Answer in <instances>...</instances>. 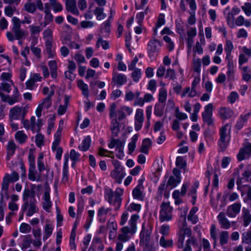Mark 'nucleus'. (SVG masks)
Returning a JSON list of instances; mask_svg holds the SVG:
<instances>
[{
  "instance_id": "c03bdc74",
  "label": "nucleus",
  "mask_w": 251,
  "mask_h": 251,
  "mask_svg": "<svg viewBox=\"0 0 251 251\" xmlns=\"http://www.w3.org/2000/svg\"><path fill=\"white\" fill-rule=\"evenodd\" d=\"M235 24L237 26H241L244 24L247 27H250L251 25V22L248 20H246L242 16H239L236 18Z\"/></svg>"
},
{
  "instance_id": "37998d69",
  "label": "nucleus",
  "mask_w": 251,
  "mask_h": 251,
  "mask_svg": "<svg viewBox=\"0 0 251 251\" xmlns=\"http://www.w3.org/2000/svg\"><path fill=\"white\" fill-rule=\"evenodd\" d=\"M64 165H63V179L67 180V175L68 172V163H69V155L68 154H65L64 156Z\"/></svg>"
},
{
  "instance_id": "774afa93",
  "label": "nucleus",
  "mask_w": 251,
  "mask_h": 251,
  "mask_svg": "<svg viewBox=\"0 0 251 251\" xmlns=\"http://www.w3.org/2000/svg\"><path fill=\"white\" fill-rule=\"evenodd\" d=\"M31 230L30 226L27 224L23 223L20 226V231L23 233L29 232Z\"/></svg>"
},
{
  "instance_id": "ddd939ff",
  "label": "nucleus",
  "mask_w": 251,
  "mask_h": 251,
  "mask_svg": "<svg viewBox=\"0 0 251 251\" xmlns=\"http://www.w3.org/2000/svg\"><path fill=\"white\" fill-rule=\"evenodd\" d=\"M139 218V215L134 214L131 216L128 221V226H126V234L133 235L136 231V223Z\"/></svg>"
},
{
  "instance_id": "864d4df0",
  "label": "nucleus",
  "mask_w": 251,
  "mask_h": 251,
  "mask_svg": "<svg viewBox=\"0 0 251 251\" xmlns=\"http://www.w3.org/2000/svg\"><path fill=\"white\" fill-rule=\"evenodd\" d=\"M242 242L247 244L251 243V230H250L247 232L242 234Z\"/></svg>"
},
{
  "instance_id": "dca6fc26",
  "label": "nucleus",
  "mask_w": 251,
  "mask_h": 251,
  "mask_svg": "<svg viewBox=\"0 0 251 251\" xmlns=\"http://www.w3.org/2000/svg\"><path fill=\"white\" fill-rule=\"evenodd\" d=\"M144 120L143 110L141 109H137L135 115V129L139 130L143 125Z\"/></svg>"
},
{
  "instance_id": "2eb2a0df",
  "label": "nucleus",
  "mask_w": 251,
  "mask_h": 251,
  "mask_svg": "<svg viewBox=\"0 0 251 251\" xmlns=\"http://www.w3.org/2000/svg\"><path fill=\"white\" fill-rule=\"evenodd\" d=\"M105 198L111 204L119 206L121 203L122 199L114 193L111 190H108L105 194Z\"/></svg>"
},
{
  "instance_id": "3c124183",
  "label": "nucleus",
  "mask_w": 251,
  "mask_h": 251,
  "mask_svg": "<svg viewBox=\"0 0 251 251\" xmlns=\"http://www.w3.org/2000/svg\"><path fill=\"white\" fill-rule=\"evenodd\" d=\"M167 96V93L166 90L162 88L159 90V93L158 95V100L159 102L164 103L165 102Z\"/></svg>"
},
{
  "instance_id": "f3484780",
  "label": "nucleus",
  "mask_w": 251,
  "mask_h": 251,
  "mask_svg": "<svg viewBox=\"0 0 251 251\" xmlns=\"http://www.w3.org/2000/svg\"><path fill=\"white\" fill-rule=\"evenodd\" d=\"M51 105V102L50 98L44 99L42 102L39 103L35 110V113L38 118L42 115V112L44 109H48Z\"/></svg>"
},
{
  "instance_id": "20e7f679",
  "label": "nucleus",
  "mask_w": 251,
  "mask_h": 251,
  "mask_svg": "<svg viewBox=\"0 0 251 251\" xmlns=\"http://www.w3.org/2000/svg\"><path fill=\"white\" fill-rule=\"evenodd\" d=\"M19 178V175L16 172H12L10 175L7 174L4 176L1 190V197L2 199L4 197H6V199L8 198L7 191L9 182L17 181Z\"/></svg>"
},
{
  "instance_id": "a211bd4d",
  "label": "nucleus",
  "mask_w": 251,
  "mask_h": 251,
  "mask_svg": "<svg viewBox=\"0 0 251 251\" xmlns=\"http://www.w3.org/2000/svg\"><path fill=\"white\" fill-rule=\"evenodd\" d=\"M241 204L240 203H234V204L228 206L226 210V215L231 218L236 217L239 213Z\"/></svg>"
},
{
  "instance_id": "603ef678",
  "label": "nucleus",
  "mask_w": 251,
  "mask_h": 251,
  "mask_svg": "<svg viewBox=\"0 0 251 251\" xmlns=\"http://www.w3.org/2000/svg\"><path fill=\"white\" fill-rule=\"evenodd\" d=\"M46 40L45 45L49 51V55L50 57H53L55 55V52L51 50L52 39H45Z\"/></svg>"
},
{
  "instance_id": "4d7b16f0",
  "label": "nucleus",
  "mask_w": 251,
  "mask_h": 251,
  "mask_svg": "<svg viewBox=\"0 0 251 251\" xmlns=\"http://www.w3.org/2000/svg\"><path fill=\"white\" fill-rule=\"evenodd\" d=\"M176 166L179 169H185L186 167V162L181 156L177 157L176 162Z\"/></svg>"
},
{
  "instance_id": "f704fd0d",
  "label": "nucleus",
  "mask_w": 251,
  "mask_h": 251,
  "mask_svg": "<svg viewBox=\"0 0 251 251\" xmlns=\"http://www.w3.org/2000/svg\"><path fill=\"white\" fill-rule=\"evenodd\" d=\"M77 85L78 88L82 91V94L86 98H88L89 94L88 85L80 79L77 81Z\"/></svg>"
},
{
  "instance_id": "4be33fe9",
  "label": "nucleus",
  "mask_w": 251,
  "mask_h": 251,
  "mask_svg": "<svg viewBox=\"0 0 251 251\" xmlns=\"http://www.w3.org/2000/svg\"><path fill=\"white\" fill-rule=\"evenodd\" d=\"M52 205V202L50 200V192L46 191L43 196V207L45 210L49 212Z\"/></svg>"
},
{
  "instance_id": "39448f33",
  "label": "nucleus",
  "mask_w": 251,
  "mask_h": 251,
  "mask_svg": "<svg viewBox=\"0 0 251 251\" xmlns=\"http://www.w3.org/2000/svg\"><path fill=\"white\" fill-rule=\"evenodd\" d=\"M220 138L219 140V145L222 151L226 148L230 140V126L226 124L220 129Z\"/></svg>"
},
{
  "instance_id": "1a4fd4ad",
  "label": "nucleus",
  "mask_w": 251,
  "mask_h": 251,
  "mask_svg": "<svg viewBox=\"0 0 251 251\" xmlns=\"http://www.w3.org/2000/svg\"><path fill=\"white\" fill-rule=\"evenodd\" d=\"M110 149L116 147V156L120 159L124 157V143L119 140H113L108 145Z\"/></svg>"
},
{
  "instance_id": "680f3d73",
  "label": "nucleus",
  "mask_w": 251,
  "mask_h": 251,
  "mask_svg": "<svg viewBox=\"0 0 251 251\" xmlns=\"http://www.w3.org/2000/svg\"><path fill=\"white\" fill-rule=\"evenodd\" d=\"M141 75V72L139 69H135L131 74V77L135 82H138Z\"/></svg>"
},
{
  "instance_id": "5fc2aeb1",
  "label": "nucleus",
  "mask_w": 251,
  "mask_h": 251,
  "mask_svg": "<svg viewBox=\"0 0 251 251\" xmlns=\"http://www.w3.org/2000/svg\"><path fill=\"white\" fill-rule=\"evenodd\" d=\"M228 232L226 231H222L220 235V243L221 245L226 244L228 242Z\"/></svg>"
},
{
  "instance_id": "ea45409f",
  "label": "nucleus",
  "mask_w": 251,
  "mask_h": 251,
  "mask_svg": "<svg viewBox=\"0 0 251 251\" xmlns=\"http://www.w3.org/2000/svg\"><path fill=\"white\" fill-rule=\"evenodd\" d=\"M151 141L150 139L146 138L144 139L142 142L140 151L145 154H147L148 152L149 149L151 147Z\"/></svg>"
},
{
  "instance_id": "79ce46f5",
  "label": "nucleus",
  "mask_w": 251,
  "mask_h": 251,
  "mask_svg": "<svg viewBox=\"0 0 251 251\" xmlns=\"http://www.w3.org/2000/svg\"><path fill=\"white\" fill-rule=\"evenodd\" d=\"M138 135L137 134H135L131 138V141L129 143L128 145V154H131L132 152L134 151L135 147H136V143L138 139Z\"/></svg>"
},
{
  "instance_id": "f257e3e1",
  "label": "nucleus",
  "mask_w": 251,
  "mask_h": 251,
  "mask_svg": "<svg viewBox=\"0 0 251 251\" xmlns=\"http://www.w3.org/2000/svg\"><path fill=\"white\" fill-rule=\"evenodd\" d=\"M178 239L177 242V247L179 249H182L184 246L185 236L189 238L186 240L185 247L183 251H192L191 245H194L196 244L197 239L194 236H192V231L187 227L185 218L183 220L181 225L179 226Z\"/></svg>"
},
{
  "instance_id": "cd10ccee",
  "label": "nucleus",
  "mask_w": 251,
  "mask_h": 251,
  "mask_svg": "<svg viewBox=\"0 0 251 251\" xmlns=\"http://www.w3.org/2000/svg\"><path fill=\"white\" fill-rule=\"evenodd\" d=\"M23 210H27V215L28 216H32L37 210V208L35 204L33 203L30 204H28V202H25L24 205L22 206Z\"/></svg>"
},
{
  "instance_id": "f03ea898",
  "label": "nucleus",
  "mask_w": 251,
  "mask_h": 251,
  "mask_svg": "<svg viewBox=\"0 0 251 251\" xmlns=\"http://www.w3.org/2000/svg\"><path fill=\"white\" fill-rule=\"evenodd\" d=\"M152 228L150 225H148L147 227H145L144 224L142 225V229L140 234V245L145 246V248L153 249L151 243Z\"/></svg>"
},
{
  "instance_id": "052dcab7",
  "label": "nucleus",
  "mask_w": 251,
  "mask_h": 251,
  "mask_svg": "<svg viewBox=\"0 0 251 251\" xmlns=\"http://www.w3.org/2000/svg\"><path fill=\"white\" fill-rule=\"evenodd\" d=\"M141 209V205L140 204L132 202L129 204L127 210L129 212L136 211L139 212Z\"/></svg>"
},
{
  "instance_id": "8fccbe9b",
  "label": "nucleus",
  "mask_w": 251,
  "mask_h": 251,
  "mask_svg": "<svg viewBox=\"0 0 251 251\" xmlns=\"http://www.w3.org/2000/svg\"><path fill=\"white\" fill-rule=\"evenodd\" d=\"M70 159L73 161V163L72 164V167H74L75 165V163L76 161L79 160L80 154L76 152L75 150H71L70 151Z\"/></svg>"
},
{
  "instance_id": "7ed1b4c3",
  "label": "nucleus",
  "mask_w": 251,
  "mask_h": 251,
  "mask_svg": "<svg viewBox=\"0 0 251 251\" xmlns=\"http://www.w3.org/2000/svg\"><path fill=\"white\" fill-rule=\"evenodd\" d=\"M28 160L29 165L28 178L33 181H39L41 179V176L35 169V154L32 150L29 151Z\"/></svg>"
},
{
  "instance_id": "a878e982",
  "label": "nucleus",
  "mask_w": 251,
  "mask_h": 251,
  "mask_svg": "<svg viewBox=\"0 0 251 251\" xmlns=\"http://www.w3.org/2000/svg\"><path fill=\"white\" fill-rule=\"evenodd\" d=\"M45 16L44 18V25L46 26L49 25L53 20V16L50 13V10L49 7V3H46L45 4Z\"/></svg>"
},
{
  "instance_id": "c756f323",
  "label": "nucleus",
  "mask_w": 251,
  "mask_h": 251,
  "mask_svg": "<svg viewBox=\"0 0 251 251\" xmlns=\"http://www.w3.org/2000/svg\"><path fill=\"white\" fill-rule=\"evenodd\" d=\"M91 142V137L89 136H85L83 139L81 144L78 146V149L82 151H87L90 146Z\"/></svg>"
},
{
  "instance_id": "338daca9",
  "label": "nucleus",
  "mask_w": 251,
  "mask_h": 251,
  "mask_svg": "<svg viewBox=\"0 0 251 251\" xmlns=\"http://www.w3.org/2000/svg\"><path fill=\"white\" fill-rule=\"evenodd\" d=\"M242 9L247 16L251 15V4L250 2H246L244 5L242 6Z\"/></svg>"
},
{
  "instance_id": "e433bc0d",
  "label": "nucleus",
  "mask_w": 251,
  "mask_h": 251,
  "mask_svg": "<svg viewBox=\"0 0 251 251\" xmlns=\"http://www.w3.org/2000/svg\"><path fill=\"white\" fill-rule=\"evenodd\" d=\"M113 82H114L115 84L122 85L125 82V75L121 74H116L113 71Z\"/></svg>"
},
{
  "instance_id": "a19ab883",
  "label": "nucleus",
  "mask_w": 251,
  "mask_h": 251,
  "mask_svg": "<svg viewBox=\"0 0 251 251\" xmlns=\"http://www.w3.org/2000/svg\"><path fill=\"white\" fill-rule=\"evenodd\" d=\"M50 4L52 7L53 11L55 13L59 12L63 9V6L58 0H50Z\"/></svg>"
},
{
  "instance_id": "c85d7f7f",
  "label": "nucleus",
  "mask_w": 251,
  "mask_h": 251,
  "mask_svg": "<svg viewBox=\"0 0 251 251\" xmlns=\"http://www.w3.org/2000/svg\"><path fill=\"white\" fill-rule=\"evenodd\" d=\"M219 114L222 119H226L232 116L233 112L230 108L223 107L220 108Z\"/></svg>"
},
{
  "instance_id": "6ab92c4d",
  "label": "nucleus",
  "mask_w": 251,
  "mask_h": 251,
  "mask_svg": "<svg viewBox=\"0 0 251 251\" xmlns=\"http://www.w3.org/2000/svg\"><path fill=\"white\" fill-rule=\"evenodd\" d=\"M22 112V108L20 106H15L10 109L9 117L10 120H16L20 119Z\"/></svg>"
},
{
  "instance_id": "bf43d9fd",
  "label": "nucleus",
  "mask_w": 251,
  "mask_h": 251,
  "mask_svg": "<svg viewBox=\"0 0 251 251\" xmlns=\"http://www.w3.org/2000/svg\"><path fill=\"white\" fill-rule=\"evenodd\" d=\"M1 98L3 101H6L10 105H13L19 101L18 100L16 99V98H14L13 96H3Z\"/></svg>"
},
{
  "instance_id": "c9c22d12",
  "label": "nucleus",
  "mask_w": 251,
  "mask_h": 251,
  "mask_svg": "<svg viewBox=\"0 0 251 251\" xmlns=\"http://www.w3.org/2000/svg\"><path fill=\"white\" fill-rule=\"evenodd\" d=\"M62 128L59 127L57 131L54 135V141L52 142V147L55 148V147H59L61 137Z\"/></svg>"
},
{
  "instance_id": "58836bf2",
  "label": "nucleus",
  "mask_w": 251,
  "mask_h": 251,
  "mask_svg": "<svg viewBox=\"0 0 251 251\" xmlns=\"http://www.w3.org/2000/svg\"><path fill=\"white\" fill-rule=\"evenodd\" d=\"M196 87V86H191V89L189 87L185 88L181 94V97H184L187 94H188L189 97H194L197 95Z\"/></svg>"
},
{
  "instance_id": "a18cd8bd",
  "label": "nucleus",
  "mask_w": 251,
  "mask_h": 251,
  "mask_svg": "<svg viewBox=\"0 0 251 251\" xmlns=\"http://www.w3.org/2000/svg\"><path fill=\"white\" fill-rule=\"evenodd\" d=\"M110 209L104 207H101L98 211V216L100 222H103L105 218L110 211Z\"/></svg>"
},
{
  "instance_id": "9b49d317",
  "label": "nucleus",
  "mask_w": 251,
  "mask_h": 251,
  "mask_svg": "<svg viewBox=\"0 0 251 251\" xmlns=\"http://www.w3.org/2000/svg\"><path fill=\"white\" fill-rule=\"evenodd\" d=\"M213 105L209 103L204 107V112L202 114V119L204 122L209 126L213 125L212 116Z\"/></svg>"
},
{
  "instance_id": "aec40b11",
  "label": "nucleus",
  "mask_w": 251,
  "mask_h": 251,
  "mask_svg": "<svg viewBox=\"0 0 251 251\" xmlns=\"http://www.w3.org/2000/svg\"><path fill=\"white\" fill-rule=\"evenodd\" d=\"M18 200L19 196L17 195L13 194L10 197L8 208L13 213L14 211H17L19 209V204L16 203Z\"/></svg>"
},
{
  "instance_id": "b1692460",
  "label": "nucleus",
  "mask_w": 251,
  "mask_h": 251,
  "mask_svg": "<svg viewBox=\"0 0 251 251\" xmlns=\"http://www.w3.org/2000/svg\"><path fill=\"white\" fill-rule=\"evenodd\" d=\"M67 10L75 15H78L79 12L76 5V0H66Z\"/></svg>"
},
{
  "instance_id": "4c0bfd02",
  "label": "nucleus",
  "mask_w": 251,
  "mask_h": 251,
  "mask_svg": "<svg viewBox=\"0 0 251 251\" xmlns=\"http://www.w3.org/2000/svg\"><path fill=\"white\" fill-rule=\"evenodd\" d=\"M198 209L197 207H193L190 211L188 216V220L191 221L193 224H196L198 221V217L195 215Z\"/></svg>"
},
{
  "instance_id": "393cba45",
  "label": "nucleus",
  "mask_w": 251,
  "mask_h": 251,
  "mask_svg": "<svg viewBox=\"0 0 251 251\" xmlns=\"http://www.w3.org/2000/svg\"><path fill=\"white\" fill-rule=\"evenodd\" d=\"M43 125V122L40 119L36 120L35 117L32 116L30 118V129L33 132L39 131L41 126Z\"/></svg>"
},
{
  "instance_id": "0eeeda50",
  "label": "nucleus",
  "mask_w": 251,
  "mask_h": 251,
  "mask_svg": "<svg viewBox=\"0 0 251 251\" xmlns=\"http://www.w3.org/2000/svg\"><path fill=\"white\" fill-rule=\"evenodd\" d=\"M161 209L160 211V221L162 222L168 221L172 219L173 208L170 203L163 201L161 205Z\"/></svg>"
},
{
  "instance_id": "0e129e2a",
  "label": "nucleus",
  "mask_w": 251,
  "mask_h": 251,
  "mask_svg": "<svg viewBox=\"0 0 251 251\" xmlns=\"http://www.w3.org/2000/svg\"><path fill=\"white\" fill-rule=\"evenodd\" d=\"M180 181L179 178H177L175 176H171L168 180L167 185L172 187H175Z\"/></svg>"
},
{
  "instance_id": "423d86ee",
  "label": "nucleus",
  "mask_w": 251,
  "mask_h": 251,
  "mask_svg": "<svg viewBox=\"0 0 251 251\" xmlns=\"http://www.w3.org/2000/svg\"><path fill=\"white\" fill-rule=\"evenodd\" d=\"M113 164L115 169L111 172L110 176L115 182L120 184L125 176L124 167L121 166V163L117 161H114Z\"/></svg>"
},
{
  "instance_id": "6e6d98bb",
  "label": "nucleus",
  "mask_w": 251,
  "mask_h": 251,
  "mask_svg": "<svg viewBox=\"0 0 251 251\" xmlns=\"http://www.w3.org/2000/svg\"><path fill=\"white\" fill-rule=\"evenodd\" d=\"M44 155L42 153L39 154L37 160V166L39 171L42 172L45 169V167L43 163Z\"/></svg>"
},
{
  "instance_id": "69168bd1",
  "label": "nucleus",
  "mask_w": 251,
  "mask_h": 251,
  "mask_svg": "<svg viewBox=\"0 0 251 251\" xmlns=\"http://www.w3.org/2000/svg\"><path fill=\"white\" fill-rule=\"evenodd\" d=\"M110 22L106 21L104 22L101 25V32L102 33H105V35L110 32Z\"/></svg>"
},
{
  "instance_id": "de8ad7c7",
  "label": "nucleus",
  "mask_w": 251,
  "mask_h": 251,
  "mask_svg": "<svg viewBox=\"0 0 251 251\" xmlns=\"http://www.w3.org/2000/svg\"><path fill=\"white\" fill-rule=\"evenodd\" d=\"M123 60V56L122 54H118L116 57V61L118 63V69L119 71H124L126 69V66Z\"/></svg>"
},
{
  "instance_id": "72a5a7b5",
  "label": "nucleus",
  "mask_w": 251,
  "mask_h": 251,
  "mask_svg": "<svg viewBox=\"0 0 251 251\" xmlns=\"http://www.w3.org/2000/svg\"><path fill=\"white\" fill-rule=\"evenodd\" d=\"M15 138L19 143L22 144L26 142L27 139V136L24 131L20 130L15 133Z\"/></svg>"
},
{
  "instance_id": "412c9836",
  "label": "nucleus",
  "mask_w": 251,
  "mask_h": 251,
  "mask_svg": "<svg viewBox=\"0 0 251 251\" xmlns=\"http://www.w3.org/2000/svg\"><path fill=\"white\" fill-rule=\"evenodd\" d=\"M143 185L142 184H139L132 190V194L133 198L140 201H143L144 196L143 194Z\"/></svg>"
},
{
  "instance_id": "4468645a",
  "label": "nucleus",
  "mask_w": 251,
  "mask_h": 251,
  "mask_svg": "<svg viewBox=\"0 0 251 251\" xmlns=\"http://www.w3.org/2000/svg\"><path fill=\"white\" fill-rule=\"evenodd\" d=\"M54 229L53 222L47 220L43 227V239L45 241L51 236Z\"/></svg>"
},
{
  "instance_id": "13d9d810",
  "label": "nucleus",
  "mask_w": 251,
  "mask_h": 251,
  "mask_svg": "<svg viewBox=\"0 0 251 251\" xmlns=\"http://www.w3.org/2000/svg\"><path fill=\"white\" fill-rule=\"evenodd\" d=\"M159 244L161 246L164 248L171 247L173 246V241L172 240H166L163 236L161 237Z\"/></svg>"
},
{
  "instance_id": "e2e57ef3",
  "label": "nucleus",
  "mask_w": 251,
  "mask_h": 251,
  "mask_svg": "<svg viewBox=\"0 0 251 251\" xmlns=\"http://www.w3.org/2000/svg\"><path fill=\"white\" fill-rule=\"evenodd\" d=\"M24 8L27 12L33 13L36 10V6L33 3L28 2L25 4Z\"/></svg>"
},
{
  "instance_id": "09e8293b",
  "label": "nucleus",
  "mask_w": 251,
  "mask_h": 251,
  "mask_svg": "<svg viewBox=\"0 0 251 251\" xmlns=\"http://www.w3.org/2000/svg\"><path fill=\"white\" fill-rule=\"evenodd\" d=\"M94 14L98 20H103L106 16V14L103 12V8L102 7H97L94 10Z\"/></svg>"
},
{
  "instance_id": "bb28decb",
  "label": "nucleus",
  "mask_w": 251,
  "mask_h": 251,
  "mask_svg": "<svg viewBox=\"0 0 251 251\" xmlns=\"http://www.w3.org/2000/svg\"><path fill=\"white\" fill-rule=\"evenodd\" d=\"M242 218L243 221L244 226H247L251 222V214L248 209L243 208Z\"/></svg>"
},
{
  "instance_id": "473e14b6",
  "label": "nucleus",
  "mask_w": 251,
  "mask_h": 251,
  "mask_svg": "<svg viewBox=\"0 0 251 251\" xmlns=\"http://www.w3.org/2000/svg\"><path fill=\"white\" fill-rule=\"evenodd\" d=\"M70 97L66 96L64 99V103L63 105H60L57 109V114L59 115L64 114L67 109L70 100Z\"/></svg>"
},
{
  "instance_id": "9d476101",
  "label": "nucleus",
  "mask_w": 251,
  "mask_h": 251,
  "mask_svg": "<svg viewBox=\"0 0 251 251\" xmlns=\"http://www.w3.org/2000/svg\"><path fill=\"white\" fill-rule=\"evenodd\" d=\"M251 156V143L246 142L243 144L237 155V159L239 161L249 158Z\"/></svg>"
},
{
  "instance_id": "49530a36",
  "label": "nucleus",
  "mask_w": 251,
  "mask_h": 251,
  "mask_svg": "<svg viewBox=\"0 0 251 251\" xmlns=\"http://www.w3.org/2000/svg\"><path fill=\"white\" fill-rule=\"evenodd\" d=\"M16 150V145L13 141H9L7 145V153L8 157L12 156Z\"/></svg>"
},
{
  "instance_id": "5701e85b",
  "label": "nucleus",
  "mask_w": 251,
  "mask_h": 251,
  "mask_svg": "<svg viewBox=\"0 0 251 251\" xmlns=\"http://www.w3.org/2000/svg\"><path fill=\"white\" fill-rule=\"evenodd\" d=\"M217 218L223 228L227 229L230 228L231 226L230 223L226 218L224 212H221L219 214Z\"/></svg>"
},
{
  "instance_id": "f8f14e48",
  "label": "nucleus",
  "mask_w": 251,
  "mask_h": 251,
  "mask_svg": "<svg viewBox=\"0 0 251 251\" xmlns=\"http://www.w3.org/2000/svg\"><path fill=\"white\" fill-rule=\"evenodd\" d=\"M160 47V43L157 40L153 39L150 41L148 44V52L149 56H154L155 53L159 51Z\"/></svg>"
},
{
  "instance_id": "2f4dec72",
  "label": "nucleus",
  "mask_w": 251,
  "mask_h": 251,
  "mask_svg": "<svg viewBox=\"0 0 251 251\" xmlns=\"http://www.w3.org/2000/svg\"><path fill=\"white\" fill-rule=\"evenodd\" d=\"M13 85V82L11 80L10 81V83L7 82H2L0 85V96L1 98L3 96H5L4 93H10L11 91V86Z\"/></svg>"
},
{
  "instance_id": "7c9ffc66",
  "label": "nucleus",
  "mask_w": 251,
  "mask_h": 251,
  "mask_svg": "<svg viewBox=\"0 0 251 251\" xmlns=\"http://www.w3.org/2000/svg\"><path fill=\"white\" fill-rule=\"evenodd\" d=\"M126 111V108L124 106L121 107L120 109H118L116 115H115L113 111L110 112V117L113 120H117V118L118 119L119 121L123 119L125 117V113Z\"/></svg>"
},
{
  "instance_id": "6e6552de",
  "label": "nucleus",
  "mask_w": 251,
  "mask_h": 251,
  "mask_svg": "<svg viewBox=\"0 0 251 251\" xmlns=\"http://www.w3.org/2000/svg\"><path fill=\"white\" fill-rule=\"evenodd\" d=\"M240 10L238 8L233 7L230 11L229 6L226 8L224 11V14L226 16V19L227 25L231 28L234 27V16L240 12Z\"/></svg>"
}]
</instances>
